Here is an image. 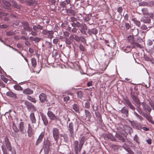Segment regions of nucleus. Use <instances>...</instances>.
Segmentation results:
<instances>
[{
  "label": "nucleus",
  "instance_id": "f257e3e1",
  "mask_svg": "<svg viewBox=\"0 0 154 154\" xmlns=\"http://www.w3.org/2000/svg\"><path fill=\"white\" fill-rule=\"evenodd\" d=\"M3 144L2 146V149L4 154H8L7 152V149L9 151L12 150V147L9 140L7 136L5 138L4 141L3 142Z\"/></svg>",
  "mask_w": 154,
  "mask_h": 154
},
{
  "label": "nucleus",
  "instance_id": "f03ea898",
  "mask_svg": "<svg viewBox=\"0 0 154 154\" xmlns=\"http://www.w3.org/2000/svg\"><path fill=\"white\" fill-rule=\"evenodd\" d=\"M43 29V26H41L39 24L36 25H34L32 27V30L30 31V33H29L30 34L33 36H36L38 34L36 32L37 31L38 29L42 30Z\"/></svg>",
  "mask_w": 154,
  "mask_h": 154
},
{
  "label": "nucleus",
  "instance_id": "7ed1b4c3",
  "mask_svg": "<svg viewBox=\"0 0 154 154\" xmlns=\"http://www.w3.org/2000/svg\"><path fill=\"white\" fill-rule=\"evenodd\" d=\"M73 145V148L75 151V154H79L82 146L79 144V142L77 140H75L74 141Z\"/></svg>",
  "mask_w": 154,
  "mask_h": 154
},
{
  "label": "nucleus",
  "instance_id": "20e7f679",
  "mask_svg": "<svg viewBox=\"0 0 154 154\" xmlns=\"http://www.w3.org/2000/svg\"><path fill=\"white\" fill-rule=\"evenodd\" d=\"M128 42L132 46V48H134L135 47L140 48L141 45L139 43L135 42L134 40V37L132 35H129L128 37Z\"/></svg>",
  "mask_w": 154,
  "mask_h": 154
},
{
  "label": "nucleus",
  "instance_id": "39448f33",
  "mask_svg": "<svg viewBox=\"0 0 154 154\" xmlns=\"http://www.w3.org/2000/svg\"><path fill=\"white\" fill-rule=\"evenodd\" d=\"M44 35H47L48 38L51 39L54 37V32L52 30H48L47 29H44L42 32Z\"/></svg>",
  "mask_w": 154,
  "mask_h": 154
},
{
  "label": "nucleus",
  "instance_id": "423d86ee",
  "mask_svg": "<svg viewBox=\"0 0 154 154\" xmlns=\"http://www.w3.org/2000/svg\"><path fill=\"white\" fill-rule=\"evenodd\" d=\"M68 130L69 132L70 137L74 138V124L72 122L69 123L67 126Z\"/></svg>",
  "mask_w": 154,
  "mask_h": 154
},
{
  "label": "nucleus",
  "instance_id": "0eeeda50",
  "mask_svg": "<svg viewBox=\"0 0 154 154\" xmlns=\"http://www.w3.org/2000/svg\"><path fill=\"white\" fill-rule=\"evenodd\" d=\"M47 114L49 119L51 120L58 121L59 120V118L51 111H48Z\"/></svg>",
  "mask_w": 154,
  "mask_h": 154
},
{
  "label": "nucleus",
  "instance_id": "6e6552de",
  "mask_svg": "<svg viewBox=\"0 0 154 154\" xmlns=\"http://www.w3.org/2000/svg\"><path fill=\"white\" fill-rule=\"evenodd\" d=\"M141 11L142 14L144 16H149V18H153L154 17V14L152 13H149L148 10L147 8H143L142 9Z\"/></svg>",
  "mask_w": 154,
  "mask_h": 154
},
{
  "label": "nucleus",
  "instance_id": "1a4fd4ad",
  "mask_svg": "<svg viewBox=\"0 0 154 154\" xmlns=\"http://www.w3.org/2000/svg\"><path fill=\"white\" fill-rule=\"evenodd\" d=\"M60 134L59 130L57 128H53V135L55 140L57 142L58 141Z\"/></svg>",
  "mask_w": 154,
  "mask_h": 154
},
{
  "label": "nucleus",
  "instance_id": "9d476101",
  "mask_svg": "<svg viewBox=\"0 0 154 154\" xmlns=\"http://www.w3.org/2000/svg\"><path fill=\"white\" fill-rule=\"evenodd\" d=\"M78 27L80 28V31L82 34L86 35V30H87V28L86 24L79 23Z\"/></svg>",
  "mask_w": 154,
  "mask_h": 154
},
{
  "label": "nucleus",
  "instance_id": "9b49d317",
  "mask_svg": "<svg viewBox=\"0 0 154 154\" xmlns=\"http://www.w3.org/2000/svg\"><path fill=\"white\" fill-rule=\"evenodd\" d=\"M141 104L142 105V107L143 109L145 111L150 113L152 109L145 102L141 103Z\"/></svg>",
  "mask_w": 154,
  "mask_h": 154
},
{
  "label": "nucleus",
  "instance_id": "f8f14e48",
  "mask_svg": "<svg viewBox=\"0 0 154 154\" xmlns=\"http://www.w3.org/2000/svg\"><path fill=\"white\" fill-rule=\"evenodd\" d=\"M25 104L29 111H35L36 110V109L31 103L28 102H25Z\"/></svg>",
  "mask_w": 154,
  "mask_h": 154
},
{
  "label": "nucleus",
  "instance_id": "ddd939ff",
  "mask_svg": "<svg viewBox=\"0 0 154 154\" xmlns=\"http://www.w3.org/2000/svg\"><path fill=\"white\" fill-rule=\"evenodd\" d=\"M154 5V2L152 1L150 2L149 3H147L145 2H142L139 3V6L152 7V6Z\"/></svg>",
  "mask_w": 154,
  "mask_h": 154
},
{
  "label": "nucleus",
  "instance_id": "4468645a",
  "mask_svg": "<svg viewBox=\"0 0 154 154\" xmlns=\"http://www.w3.org/2000/svg\"><path fill=\"white\" fill-rule=\"evenodd\" d=\"M120 112L122 114V116L124 117H127L128 116L129 111L128 109L126 107H123Z\"/></svg>",
  "mask_w": 154,
  "mask_h": 154
},
{
  "label": "nucleus",
  "instance_id": "2eb2a0df",
  "mask_svg": "<svg viewBox=\"0 0 154 154\" xmlns=\"http://www.w3.org/2000/svg\"><path fill=\"white\" fill-rule=\"evenodd\" d=\"M45 134V131H44L42 132L39 136L38 137V139H37L35 145L36 146L38 145L42 141L43 138L44 137Z\"/></svg>",
  "mask_w": 154,
  "mask_h": 154
},
{
  "label": "nucleus",
  "instance_id": "dca6fc26",
  "mask_svg": "<svg viewBox=\"0 0 154 154\" xmlns=\"http://www.w3.org/2000/svg\"><path fill=\"white\" fill-rule=\"evenodd\" d=\"M124 101L125 104L128 106L131 109L133 110H135V108L134 106L132 104L129 100L125 99H124Z\"/></svg>",
  "mask_w": 154,
  "mask_h": 154
},
{
  "label": "nucleus",
  "instance_id": "f3484780",
  "mask_svg": "<svg viewBox=\"0 0 154 154\" xmlns=\"http://www.w3.org/2000/svg\"><path fill=\"white\" fill-rule=\"evenodd\" d=\"M27 133L28 136L29 137H32L34 134V131L32 130V128L29 123L28 124Z\"/></svg>",
  "mask_w": 154,
  "mask_h": 154
},
{
  "label": "nucleus",
  "instance_id": "a211bd4d",
  "mask_svg": "<svg viewBox=\"0 0 154 154\" xmlns=\"http://www.w3.org/2000/svg\"><path fill=\"white\" fill-rule=\"evenodd\" d=\"M22 25L24 30H26L28 32H30L32 30V28L29 26V23L26 22H23L22 23Z\"/></svg>",
  "mask_w": 154,
  "mask_h": 154
},
{
  "label": "nucleus",
  "instance_id": "6ab92c4d",
  "mask_svg": "<svg viewBox=\"0 0 154 154\" xmlns=\"http://www.w3.org/2000/svg\"><path fill=\"white\" fill-rule=\"evenodd\" d=\"M19 128L21 132L23 134H24L26 132V130L25 129L24 123L21 122L19 124Z\"/></svg>",
  "mask_w": 154,
  "mask_h": 154
},
{
  "label": "nucleus",
  "instance_id": "aec40b11",
  "mask_svg": "<svg viewBox=\"0 0 154 154\" xmlns=\"http://www.w3.org/2000/svg\"><path fill=\"white\" fill-rule=\"evenodd\" d=\"M2 3V5L4 8L7 9H10L11 5L9 2H7L6 1L3 0Z\"/></svg>",
  "mask_w": 154,
  "mask_h": 154
},
{
  "label": "nucleus",
  "instance_id": "412c9836",
  "mask_svg": "<svg viewBox=\"0 0 154 154\" xmlns=\"http://www.w3.org/2000/svg\"><path fill=\"white\" fill-rule=\"evenodd\" d=\"M47 96L44 93L41 94L39 96V99L42 102H44L46 100Z\"/></svg>",
  "mask_w": 154,
  "mask_h": 154
},
{
  "label": "nucleus",
  "instance_id": "4be33fe9",
  "mask_svg": "<svg viewBox=\"0 0 154 154\" xmlns=\"http://www.w3.org/2000/svg\"><path fill=\"white\" fill-rule=\"evenodd\" d=\"M72 109L75 112L79 113L80 106L78 104L75 103L72 105Z\"/></svg>",
  "mask_w": 154,
  "mask_h": 154
},
{
  "label": "nucleus",
  "instance_id": "5701e85b",
  "mask_svg": "<svg viewBox=\"0 0 154 154\" xmlns=\"http://www.w3.org/2000/svg\"><path fill=\"white\" fill-rule=\"evenodd\" d=\"M88 32L90 35H91L92 34L96 35L98 31L95 28L88 29Z\"/></svg>",
  "mask_w": 154,
  "mask_h": 154
},
{
  "label": "nucleus",
  "instance_id": "b1692460",
  "mask_svg": "<svg viewBox=\"0 0 154 154\" xmlns=\"http://www.w3.org/2000/svg\"><path fill=\"white\" fill-rule=\"evenodd\" d=\"M6 94L9 97L15 99L17 98V97L16 94L11 91L8 92L6 93Z\"/></svg>",
  "mask_w": 154,
  "mask_h": 154
},
{
  "label": "nucleus",
  "instance_id": "393cba45",
  "mask_svg": "<svg viewBox=\"0 0 154 154\" xmlns=\"http://www.w3.org/2000/svg\"><path fill=\"white\" fill-rule=\"evenodd\" d=\"M132 100L135 102V103L137 105V107L138 108V109L140 108V106L141 103H140V100L137 97L133 99Z\"/></svg>",
  "mask_w": 154,
  "mask_h": 154
},
{
  "label": "nucleus",
  "instance_id": "a878e982",
  "mask_svg": "<svg viewBox=\"0 0 154 154\" xmlns=\"http://www.w3.org/2000/svg\"><path fill=\"white\" fill-rule=\"evenodd\" d=\"M115 137L116 138L119 139V140H121L123 142L125 141V137L121 135V134L119 133H116L115 135Z\"/></svg>",
  "mask_w": 154,
  "mask_h": 154
},
{
  "label": "nucleus",
  "instance_id": "bb28decb",
  "mask_svg": "<svg viewBox=\"0 0 154 154\" xmlns=\"http://www.w3.org/2000/svg\"><path fill=\"white\" fill-rule=\"evenodd\" d=\"M23 93L26 94H31L33 93V91L29 88H27L23 91Z\"/></svg>",
  "mask_w": 154,
  "mask_h": 154
},
{
  "label": "nucleus",
  "instance_id": "cd10ccee",
  "mask_svg": "<svg viewBox=\"0 0 154 154\" xmlns=\"http://www.w3.org/2000/svg\"><path fill=\"white\" fill-rule=\"evenodd\" d=\"M66 12L67 13L70 14L73 16H75L76 14V12L75 10L69 8L66 9Z\"/></svg>",
  "mask_w": 154,
  "mask_h": 154
},
{
  "label": "nucleus",
  "instance_id": "c85d7f7f",
  "mask_svg": "<svg viewBox=\"0 0 154 154\" xmlns=\"http://www.w3.org/2000/svg\"><path fill=\"white\" fill-rule=\"evenodd\" d=\"M30 117L32 123H35L36 122V120L33 112H32L30 114Z\"/></svg>",
  "mask_w": 154,
  "mask_h": 154
},
{
  "label": "nucleus",
  "instance_id": "c756f323",
  "mask_svg": "<svg viewBox=\"0 0 154 154\" xmlns=\"http://www.w3.org/2000/svg\"><path fill=\"white\" fill-rule=\"evenodd\" d=\"M85 116L90 120L91 118V115L90 112L87 109L85 110Z\"/></svg>",
  "mask_w": 154,
  "mask_h": 154
},
{
  "label": "nucleus",
  "instance_id": "7c9ffc66",
  "mask_svg": "<svg viewBox=\"0 0 154 154\" xmlns=\"http://www.w3.org/2000/svg\"><path fill=\"white\" fill-rule=\"evenodd\" d=\"M42 118L44 124L47 126L48 124V121L47 117L45 116H42Z\"/></svg>",
  "mask_w": 154,
  "mask_h": 154
},
{
  "label": "nucleus",
  "instance_id": "2f4dec72",
  "mask_svg": "<svg viewBox=\"0 0 154 154\" xmlns=\"http://www.w3.org/2000/svg\"><path fill=\"white\" fill-rule=\"evenodd\" d=\"M69 95H70L71 96H72V94H69L68 95H65L64 96L63 100L64 102H67L70 100V97Z\"/></svg>",
  "mask_w": 154,
  "mask_h": 154
},
{
  "label": "nucleus",
  "instance_id": "473e14b6",
  "mask_svg": "<svg viewBox=\"0 0 154 154\" xmlns=\"http://www.w3.org/2000/svg\"><path fill=\"white\" fill-rule=\"evenodd\" d=\"M50 142L48 140H47L44 141L43 147L50 148Z\"/></svg>",
  "mask_w": 154,
  "mask_h": 154
},
{
  "label": "nucleus",
  "instance_id": "72a5a7b5",
  "mask_svg": "<svg viewBox=\"0 0 154 154\" xmlns=\"http://www.w3.org/2000/svg\"><path fill=\"white\" fill-rule=\"evenodd\" d=\"M107 138L110 139L112 141H116V139L111 134H109L106 135Z\"/></svg>",
  "mask_w": 154,
  "mask_h": 154
},
{
  "label": "nucleus",
  "instance_id": "f704fd0d",
  "mask_svg": "<svg viewBox=\"0 0 154 154\" xmlns=\"http://www.w3.org/2000/svg\"><path fill=\"white\" fill-rule=\"evenodd\" d=\"M151 19L146 18H142L141 19V22H143L145 23H149L151 22Z\"/></svg>",
  "mask_w": 154,
  "mask_h": 154
},
{
  "label": "nucleus",
  "instance_id": "c9c22d12",
  "mask_svg": "<svg viewBox=\"0 0 154 154\" xmlns=\"http://www.w3.org/2000/svg\"><path fill=\"white\" fill-rule=\"evenodd\" d=\"M132 20L134 22V23L138 26H140V23L139 21L137 20L135 18H133L132 19Z\"/></svg>",
  "mask_w": 154,
  "mask_h": 154
},
{
  "label": "nucleus",
  "instance_id": "e433bc0d",
  "mask_svg": "<svg viewBox=\"0 0 154 154\" xmlns=\"http://www.w3.org/2000/svg\"><path fill=\"white\" fill-rule=\"evenodd\" d=\"M31 63L32 66L34 68L37 65V62L35 59L34 58H32L31 59Z\"/></svg>",
  "mask_w": 154,
  "mask_h": 154
},
{
  "label": "nucleus",
  "instance_id": "4c0bfd02",
  "mask_svg": "<svg viewBox=\"0 0 154 154\" xmlns=\"http://www.w3.org/2000/svg\"><path fill=\"white\" fill-rule=\"evenodd\" d=\"M27 99L30 101L34 103H35L36 102V100H35V98L32 97L28 96L27 97Z\"/></svg>",
  "mask_w": 154,
  "mask_h": 154
},
{
  "label": "nucleus",
  "instance_id": "58836bf2",
  "mask_svg": "<svg viewBox=\"0 0 154 154\" xmlns=\"http://www.w3.org/2000/svg\"><path fill=\"white\" fill-rule=\"evenodd\" d=\"M144 116L149 122H151L152 121V118L150 115L146 114Z\"/></svg>",
  "mask_w": 154,
  "mask_h": 154
},
{
  "label": "nucleus",
  "instance_id": "ea45409f",
  "mask_svg": "<svg viewBox=\"0 0 154 154\" xmlns=\"http://www.w3.org/2000/svg\"><path fill=\"white\" fill-rule=\"evenodd\" d=\"M85 141V137L84 136L82 137L80 140L79 144L80 145L83 146Z\"/></svg>",
  "mask_w": 154,
  "mask_h": 154
},
{
  "label": "nucleus",
  "instance_id": "a19ab883",
  "mask_svg": "<svg viewBox=\"0 0 154 154\" xmlns=\"http://www.w3.org/2000/svg\"><path fill=\"white\" fill-rule=\"evenodd\" d=\"M12 129H13L14 131L16 133H17L19 131V129L17 127L14 123H13Z\"/></svg>",
  "mask_w": 154,
  "mask_h": 154
},
{
  "label": "nucleus",
  "instance_id": "79ce46f5",
  "mask_svg": "<svg viewBox=\"0 0 154 154\" xmlns=\"http://www.w3.org/2000/svg\"><path fill=\"white\" fill-rule=\"evenodd\" d=\"M14 88L17 90L22 91L23 90V88L19 85H14Z\"/></svg>",
  "mask_w": 154,
  "mask_h": 154
},
{
  "label": "nucleus",
  "instance_id": "37998d69",
  "mask_svg": "<svg viewBox=\"0 0 154 154\" xmlns=\"http://www.w3.org/2000/svg\"><path fill=\"white\" fill-rule=\"evenodd\" d=\"M131 47L129 46H127L126 48H124V51L126 53H128L131 50Z\"/></svg>",
  "mask_w": 154,
  "mask_h": 154
},
{
  "label": "nucleus",
  "instance_id": "c03bdc74",
  "mask_svg": "<svg viewBox=\"0 0 154 154\" xmlns=\"http://www.w3.org/2000/svg\"><path fill=\"white\" fill-rule=\"evenodd\" d=\"M61 137H63L64 139V141L65 142H67L68 140V137L67 135L66 134H64L63 135L61 134Z\"/></svg>",
  "mask_w": 154,
  "mask_h": 154
},
{
  "label": "nucleus",
  "instance_id": "a18cd8bd",
  "mask_svg": "<svg viewBox=\"0 0 154 154\" xmlns=\"http://www.w3.org/2000/svg\"><path fill=\"white\" fill-rule=\"evenodd\" d=\"M134 140L138 144L140 143V142L139 140V138L137 134H135L134 137Z\"/></svg>",
  "mask_w": 154,
  "mask_h": 154
},
{
  "label": "nucleus",
  "instance_id": "49530a36",
  "mask_svg": "<svg viewBox=\"0 0 154 154\" xmlns=\"http://www.w3.org/2000/svg\"><path fill=\"white\" fill-rule=\"evenodd\" d=\"M64 38H65V42L66 44L69 45L71 44L72 42L69 38H65V37H64Z\"/></svg>",
  "mask_w": 154,
  "mask_h": 154
},
{
  "label": "nucleus",
  "instance_id": "de8ad7c7",
  "mask_svg": "<svg viewBox=\"0 0 154 154\" xmlns=\"http://www.w3.org/2000/svg\"><path fill=\"white\" fill-rule=\"evenodd\" d=\"M90 103L88 101H87L85 103L84 107L87 109H89L90 107Z\"/></svg>",
  "mask_w": 154,
  "mask_h": 154
},
{
  "label": "nucleus",
  "instance_id": "09e8293b",
  "mask_svg": "<svg viewBox=\"0 0 154 154\" xmlns=\"http://www.w3.org/2000/svg\"><path fill=\"white\" fill-rule=\"evenodd\" d=\"M35 3H36V2L35 0H29L27 2V4L29 5H30Z\"/></svg>",
  "mask_w": 154,
  "mask_h": 154
},
{
  "label": "nucleus",
  "instance_id": "8fccbe9b",
  "mask_svg": "<svg viewBox=\"0 0 154 154\" xmlns=\"http://www.w3.org/2000/svg\"><path fill=\"white\" fill-rule=\"evenodd\" d=\"M1 79L5 83H7L8 81L7 78L5 77L4 75H2L1 76Z\"/></svg>",
  "mask_w": 154,
  "mask_h": 154
},
{
  "label": "nucleus",
  "instance_id": "3c124183",
  "mask_svg": "<svg viewBox=\"0 0 154 154\" xmlns=\"http://www.w3.org/2000/svg\"><path fill=\"white\" fill-rule=\"evenodd\" d=\"M44 148V150L45 154H48L49 150H50V148H47V147H43Z\"/></svg>",
  "mask_w": 154,
  "mask_h": 154
},
{
  "label": "nucleus",
  "instance_id": "603ef678",
  "mask_svg": "<svg viewBox=\"0 0 154 154\" xmlns=\"http://www.w3.org/2000/svg\"><path fill=\"white\" fill-rule=\"evenodd\" d=\"M144 58L145 60L147 61L152 62V59H150L149 57L146 55H144Z\"/></svg>",
  "mask_w": 154,
  "mask_h": 154
},
{
  "label": "nucleus",
  "instance_id": "864d4df0",
  "mask_svg": "<svg viewBox=\"0 0 154 154\" xmlns=\"http://www.w3.org/2000/svg\"><path fill=\"white\" fill-rule=\"evenodd\" d=\"M131 95L132 99L137 97L135 95L134 92H133L132 91H131Z\"/></svg>",
  "mask_w": 154,
  "mask_h": 154
},
{
  "label": "nucleus",
  "instance_id": "5fc2aeb1",
  "mask_svg": "<svg viewBox=\"0 0 154 154\" xmlns=\"http://www.w3.org/2000/svg\"><path fill=\"white\" fill-rule=\"evenodd\" d=\"M79 23V22L78 21L76 22H73L71 23V25L72 26L74 27H75V26L78 27Z\"/></svg>",
  "mask_w": 154,
  "mask_h": 154
},
{
  "label": "nucleus",
  "instance_id": "6e6d98bb",
  "mask_svg": "<svg viewBox=\"0 0 154 154\" xmlns=\"http://www.w3.org/2000/svg\"><path fill=\"white\" fill-rule=\"evenodd\" d=\"M80 36L79 37L76 35H75L74 39L77 42H79L80 41Z\"/></svg>",
  "mask_w": 154,
  "mask_h": 154
},
{
  "label": "nucleus",
  "instance_id": "4d7b16f0",
  "mask_svg": "<svg viewBox=\"0 0 154 154\" xmlns=\"http://www.w3.org/2000/svg\"><path fill=\"white\" fill-rule=\"evenodd\" d=\"M67 4L65 1L63 2H61L60 3V5L63 8H65L66 9V5Z\"/></svg>",
  "mask_w": 154,
  "mask_h": 154
},
{
  "label": "nucleus",
  "instance_id": "13d9d810",
  "mask_svg": "<svg viewBox=\"0 0 154 154\" xmlns=\"http://www.w3.org/2000/svg\"><path fill=\"white\" fill-rule=\"evenodd\" d=\"M123 11V8L122 7H119L117 9V11L119 13V14H121Z\"/></svg>",
  "mask_w": 154,
  "mask_h": 154
},
{
  "label": "nucleus",
  "instance_id": "bf43d9fd",
  "mask_svg": "<svg viewBox=\"0 0 154 154\" xmlns=\"http://www.w3.org/2000/svg\"><path fill=\"white\" fill-rule=\"evenodd\" d=\"M134 114L140 120H142L143 119V118L142 117L140 116L138 113H137L136 112H134Z\"/></svg>",
  "mask_w": 154,
  "mask_h": 154
},
{
  "label": "nucleus",
  "instance_id": "052dcab7",
  "mask_svg": "<svg viewBox=\"0 0 154 154\" xmlns=\"http://www.w3.org/2000/svg\"><path fill=\"white\" fill-rule=\"evenodd\" d=\"M79 49L81 50L82 51H84L85 50V48L83 46V45H82L81 44H80L79 45Z\"/></svg>",
  "mask_w": 154,
  "mask_h": 154
},
{
  "label": "nucleus",
  "instance_id": "680f3d73",
  "mask_svg": "<svg viewBox=\"0 0 154 154\" xmlns=\"http://www.w3.org/2000/svg\"><path fill=\"white\" fill-rule=\"evenodd\" d=\"M80 40L83 43L85 44L86 43V41L85 38L82 37L80 36Z\"/></svg>",
  "mask_w": 154,
  "mask_h": 154
},
{
  "label": "nucleus",
  "instance_id": "e2e57ef3",
  "mask_svg": "<svg viewBox=\"0 0 154 154\" xmlns=\"http://www.w3.org/2000/svg\"><path fill=\"white\" fill-rule=\"evenodd\" d=\"M77 94L78 97L79 98H81L82 96V93L81 91H79L77 93Z\"/></svg>",
  "mask_w": 154,
  "mask_h": 154
},
{
  "label": "nucleus",
  "instance_id": "0e129e2a",
  "mask_svg": "<svg viewBox=\"0 0 154 154\" xmlns=\"http://www.w3.org/2000/svg\"><path fill=\"white\" fill-rule=\"evenodd\" d=\"M77 29H76L75 27H74L72 29L71 32L73 33H77Z\"/></svg>",
  "mask_w": 154,
  "mask_h": 154
},
{
  "label": "nucleus",
  "instance_id": "69168bd1",
  "mask_svg": "<svg viewBox=\"0 0 154 154\" xmlns=\"http://www.w3.org/2000/svg\"><path fill=\"white\" fill-rule=\"evenodd\" d=\"M125 26L127 30L129 29L131 27L130 25L128 23H125Z\"/></svg>",
  "mask_w": 154,
  "mask_h": 154
},
{
  "label": "nucleus",
  "instance_id": "338daca9",
  "mask_svg": "<svg viewBox=\"0 0 154 154\" xmlns=\"http://www.w3.org/2000/svg\"><path fill=\"white\" fill-rule=\"evenodd\" d=\"M59 40L57 38L54 39L53 40V43L55 44H57Z\"/></svg>",
  "mask_w": 154,
  "mask_h": 154
},
{
  "label": "nucleus",
  "instance_id": "774afa93",
  "mask_svg": "<svg viewBox=\"0 0 154 154\" xmlns=\"http://www.w3.org/2000/svg\"><path fill=\"white\" fill-rule=\"evenodd\" d=\"M127 151L130 154H134V152L130 149V148L127 149Z\"/></svg>",
  "mask_w": 154,
  "mask_h": 154
}]
</instances>
